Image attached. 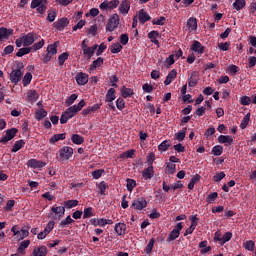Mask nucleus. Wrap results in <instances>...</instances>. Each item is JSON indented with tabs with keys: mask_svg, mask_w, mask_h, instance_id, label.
Masks as SVG:
<instances>
[{
	"mask_svg": "<svg viewBox=\"0 0 256 256\" xmlns=\"http://www.w3.org/2000/svg\"><path fill=\"white\" fill-rule=\"evenodd\" d=\"M114 231L117 235H125V231H127V225L125 223H117L114 227Z\"/></svg>",
	"mask_w": 256,
	"mask_h": 256,
	"instance_id": "dca6fc26",
	"label": "nucleus"
},
{
	"mask_svg": "<svg viewBox=\"0 0 256 256\" xmlns=\"http://www.w3.org/2000/svg\"><path fill=\"white\" fill-rule=\"evenodd\" d=\"M77 94H72L67 100H66V107H71L75 101H77Z\"/></svg>",
	"mask_w": 256,
	"mask_h": 256,
	"instance_id": "5fc2aeb1",
	"label": "nucleus"
},
{
	"mask_svg": "<svg viewBox=\"0 0 256 256\" xmlns=\"http://www.w3.org/2000/svg\"><path fill=\"white\" fill-rule=\"evenodd\" d=\"M137 186V182L134 179H127V190L128 191H133V189H135V187Z\"/></svg>",
	"mask_w": 256,
	"mask_h": 256,
	"instance_id": "8fccbe9b",
	"label": "nucleus"
},
{
	"mask_svg": "<svg viewBox=\"0 0 256 256\" xmlns=\"http://www.w3.org/2000/svg\"><path fill=\"white\" fill-rule=\"evenodd\" d=\"M103 58L98 57L96 60L93 61V63L90 65V71H94V69H97V67H101L103 65Z\"/></svg>",
	"mask_w": 256,
	"mask_h": 256,
	"instance_id": "72a5a7b5",
	"label": "nucleus"
},
{
	"mask_svg": "<svg viewBox=\"0 0 256 256\" xmlns=\"http://www.w3.org/2000/svg\"><path fill=\"white\" fill-rule=\"evenodd\" d=\"M85 105V100H81L78 105H74L69 107L65 113H67L68 117L70 119H73V117H75L77 115V113H79V111H81L83 109Z\"/></svg>",
	"mask_w": 256,
	"mask_h": 256,
	"instance_id": "f03ea898",
	"label": "nucleus"
},
{
	"mask_svg": "<svg viewBox=\"0 0 256 256\" xmlns=\"http://www.w3.org/2000/svg\"><path fill=\"white\" fill-rule=\"evenodd\" d=\"M71 141L75 145H83L85 139L83 138V136H81L79 134H73L71 137Z\"/></svg>",
	"mask_w": 256,
	"mask_h": 256,
	"instance_id": "bb28decb",
	"label": "nucleus"
},
{
	"mask_svg": "<svg viewBox=\"0 0 256 256\" xmlns=\"http://www.w3.org/2000/svg\"><path fill=\"white\" fill-rule=\"evenodd\" d=\"M233 237V233L231 232H226L223 237L221 239H219L220 241V245H225V243H227V241H231V238Z\"/></svg>",
	"mask_w": 256,
	"mask_h": 256,
	"instance_id": "a19ab883",
	"label": "nucleus"
},
{
	"mask_svg": "<svg viewBox=\"0 0 256 256\" xmlns=\"http://www.w3.org/2000/svg\"><path fill=\"white\" fill-rule=\"evenodd\" d=\"M51 211L52 213H55V215H58L59 218L65 215V207L63 206L52 207Z\"/></svg>",
	"mask_w": 256,
	"mask_h": 256,
	"instance_id": "c756f323",
	"label": "nucleus"
},
{
	"mask_svg": "<svg viewBox=\"0 0 256 256\" xmlns=\"http://www.w3.org/2000/svg\"><path fill=\"white\" fill-rule=\"evenodd\" d=\"M107 183H105V181L100 182L98 189H99V193L100 195H105V191L107 190Z\"/></svg>",
	"mask_w": 256,
	"mask_h": 256,
	"instance_id": "4d7b16f0",
	"label": "nucleus"
},
{
	"mask_svg": "<svg viewBox=\"0 0 256 256\" xmlns=\"http://www.w3.org/2000/svg\"><path fill=\"white\" fill-rule=\"evenodd\" d=\"M116 107L119 111H123V109H125V100H123V98H118L116 101Z\"/></svg>",
	"mask_w": 256,
	"mask_h": 256,
	"instance_id": "680f3d73",
	"label": "nucleus"
},
{
	"mask_svg": "<svg viewBox=\"0 0 256 256\" xmlns=\"http://www.w3.org/2000/svg\"><path fill=\"white\" fill-rule=\"evenodd\" d=\"M169 147H171V142L169 140H165L158 146V151H167Z\"/></svg>",
	"mask_w": 256,
	"mask_h": 256,
	"instance_id": "a18cd8bd",
	"label": "nucleus"
},
{
	"mask_svg": "<svg viewBox=\"0 0 256 256\" xmlns=\"http://www.w3.org/2000/svg\"><path fill=\"white\" fill-rule=\"evenodd\" d=\"M11 33H13L12 30H8L7 28H0V41H4V39H7L11 36Z\"/></svg>",
	"mask_w": 256,
	"mask_h": 256,
	"instance_id": "b1692460",
	"label": "nucleus"
},
{
	"mask_svg": "<svg viewBox=\"0 0 256 256\" xmlns=\"http://www.w3.org/2000/svg\"><path fill=\"white\" fill-rule=\"evenodd\" d=\"M173 79H177V70L173 69L166 77L164 85H171Z\"/></svg>",
	"mask_w": 256,
	"mask_h": 256,
	"instance_id": "6ab92c4d",
	"label": "nucleus"
},
{
	"mask_svg": "<svg viewBox=\"0 0 256 256\" xmlns=\"http://www.w3.org/2000/svg\"><path fill=\"white\" fill-rule=\"evenodd\" d=\"M89 82V75L83 72H80L76 75V83L78 85H87Z\"/></svg>",
	"mask_w": 256,
	"mask_h": 256,
	"instance_id": "1a4fd4ad",
	"label": "nucleus"
},
{
	"mask_svg": "<svg viewBox=\"0 0 256 256\" xmlns=\"http://www.w3.org/2000/svg\"><path fill=\"white\" fill-rule=\"evenodd\" d=\"M217 197H219V194L217 192H213L209 194L208 197L206 198V203L208 204L215 203V201L217 200Z\"/></svg>",
	"mask_w": 256,
	"mask_h": 256,
	"instance_id": "37998d69",
	"label": "nucleus"
},
{
	"mask_svg": "<svg viewBox=\"0 0 256 256\" xmlns=\"http://www.w3.org/2000/svg\"><path fill=\"white\" fill-rule=\"evenodd\" d=\"M185 135H187V128H183L182 131L175 134V137L178 141H184Z\"/></svg>",
	"mask_w": 256,
	"mask_h": 256,
	"instance_id": "09e8293b",
	"label": "nucleus"
},
{
	"mask_svg": "<svg viewBox=\"0 0 256 256\" xmlns=\"http://www.w3.org/2000/svg\"><path fill=\"white\" fill-rule=\"evenodd\" d=\"M166 171L168 175H173V173H175L176 169H175V164L173 163H168L167 167H166Z\"/></svg>",
	"mask_w": 256,
	"mask_h": 256,
	"instance_id": "e2e57ef3",
	"label": "nucleus"
},
{
	"mask_svg": "<svg viewBox=\"0 0 256 256\" xmlns=\"http://www.w3.org/2000/svg\"><path fill=\"white\" fill-rule=\"evenodd\" d=\"M245 5H247L245 0H235V2L232 4V7L236 11H241V9H244Z\"/></svg>",
	"mask_w": 256,
	"mask_h": 256,
	"instance_id": "5701e85b",
	"label": "nucleus"
},
{
	"mask_svg": "<svg viewBox=\"0 0 256 256\" xmlns=\"http://www.w3.org/2000/svg\"><path fill=\"white\" fill-rule=\"evenodd\" d=\"M131 207L137 211H141L147 207V200L145 198H138L132 202Z\"/></svg>",
	"mask_w": 256,
	"mask_h": 256,
	"instance_id": "0eeeda50",
	"label": "nucleus"
},
{
	"mask_svg": "<svg viewBox=\"0 0 256 256\" xmlns=\"http://www.w3.org/2000/svg\"><path fill=\"white\" fill-rule=\"evenodd\" d=\"M119 27V15L113 14L106 25V31H115Z\"/></svg>",
	"mask_w": 256,
	"mask_h": 256,
	"instance_id": "20e7f679",
	"label": "nucleus"
},
{
	"mask_svg": "<svg viewBox=\"0 0 256 256\" xmlns=\"http://www.w3.org/2000/svg\"><path fill=\"white\" fill-rule=\"evenodd\" d=\"M59 47V41H56L54 44H50L47 47V53L50 55H57V48Z\"/></svg>",
	"mask_w": 256,
	"mask_h": 256,
	"instance_id": "a878e982",
	"label": "nucleus"
},
{
	"mask_svg": "<svg viewBox=\"0 0 256 256\" xmlns=\"http://www.w3.org/2000/svg\"><path fill=\"white\" fill-rule=\"evenodd\" d=\"M199 83V79L197 78V72H192L188 79V86L195 87Z\"/></svg>",
	"mask_w": 256,
	"mask_h": 256,
	"instance_id": "aec40b11",
	"label": "nucleus"
},
{
	"mask_svg": "<svg viewBox=\"0 0 256 256\" xmlns=\"http://www.w3.org/2000/svg\"><path fill=\"white\" fill-rule=\"evenodd\" d=\"M152 23L154 25H165V17L161 16L158 19H154V20H152Z\"/></svg>",
	"mask_w": 256,
	"mask_h": 256,
	"instance_id": "338daca9",
	"label": "nucleus"
},
{
	"mask_svg": "<svg viewBox=\"0 0 256 256\" xmlns=\"http://www.w3.org/2000/svg\"><path fill=\"white\" fill-rule=\"evenodd\" d=\"M97 47H99V45L94 44L92 47H88V48L84 49L83 55H85V57H87V59H91V57H93V55H95V51H97Z\"/></svg>",
	"mask_w": 256,
	"mask_h": 256,
	"instance_id": "4468645a",
	"label": "nucleus"
},
{
	"mask_svg": "<svg viewBox=\"0 0 256 256\" xmlns=\"http://www.w3.org/2000/svg\"><path fill=\"white\" fill-rule=\"evenodd\" d=\"M249 11L252 15H256V1H253L251 4H250V8H249Z\"/></svg>",
	"mask_w": 256,
	"mask_h": 256,
	"instance_id": "774afa93",
	"label": "nucleus"
},
{
	"mask_svg": "<svg viewBox=\"0 0 256 256\" xmlns=\"http://www.w3.org/2000/svg\"><path fill=\"white\" fill-rule=\"evenodd\" d=\"M183 229V224L179 222L175 228L170 232L169 237L167 238V243H171V241H175L181 235V230Z\"/></svg>",
	"mask_w": 256,
	"mask_h": 256,
	"instance_id": "39448f33",
	"label": "nucleus"
},
{
	"mask_svg": "<svg viewBox=\"0 0 256 256\" xmlns=\"http://www.w3.org/2000/svg\"><path fill=\"white\" fill-rule=\"evenodd\" d=\"M39 99V93H37V90H31L28 92V101L31 103H35Z\"/></svg>",
	"mask_w": 256,
	"mask_h": 256,
	"instance_id": "c9c22d12",
	"label": "nucleus"
},
{
	"mask_svg": "<svg viewBox=\"0 0 256 256\" xmlns=\"http://www.w3.org/2000/svg\"><path fill=\"white\" fill-rule=\"evenodd\" d=\"M218 142L219 143H228V145H233V137L226 136V135H220L218 137Z\"/></svg>",
	"mask_w": 256,
	"mask_h": 256,
	"instance_id": "473e14b6",
	"label": "nucleus"
},
{
	"mask_svg": "<svg viewBox=\"0 0 256 256\" xmlns=\"http://www.w3.org/2000/svg\"><path fill=\"white\" fill-rule=\"evenodd\" d=\"M241 105H251V98L249 96H242L240 98Z\"/></svg>",
	"mask_w": 256,
	"mask_h": 256,
	"instance_id": "69168bd1",
	"label": "nucleus"
},
{
	"mask_svg": "<svg viewBox=\"0 0 256 256\" xmlns=\"http://www.w3.org/2000/svg\"><path fill=\"white\" fill-rule=\"evenodd\" d=\"M28 167H32L33 169H41L47 165V163L43 161H39L36 159H31L27 162Z\"/></svg>",
	"mask_w": 256,
	"mask_h": 256,
	"instance_id": "9b49d317",
	"label": "nucleus"
},
{
	"mask_svg": "<svg viewBox=\"0 0 256 256\" xmlns=\"http://www.w3.org/2000/svg\"><path fill=\"white\" fill-rule=\"evenodd\" d=\"M67 25H69V19L67 18H61L54 23V27L57 31H63Z\"/></svg>",
	"mask_w": 256,
	"mask_h": 256,
	"instance_id": "9d476101",
	"label": "nucleus"
},
{
	"mask_svg": "<svg viewBox=\"0 0 256 256\" xmlns=\"http://www.w3.org/2000/svg\"><path fill=\"white\" fill-rule=\"evenodd\" d=\"M37 121H41V119H45V117H47V112L45 109L41 108L40 110H38L36 112V115H35Z\"/></svg>",
	"mask_w": 256,
	"mask_h": 256,
	"instance_id": "79ce46f5",
	"label": "nucleus"
},
{
	"mask_svg": "<svg viewBox=\"0 0 256 256\" xmlns=\"http://www.w3.org/2000/svg\"><path fill=\"white\" fill-rule=\"evenodd\" d=\"M23 147H25V140H19L15 142L11 151L12 153H17V151H20Z\"/></svg>",
	"mask_w": 256,
	"mask_h": 256,
	"instance_id": "7c9ffc66",
	"label": "nucleus"
},
{
	"mask_svg": "<svg viewBox=\"0 0 256 256\" xmlns=\"http://www.w3.org/2000/svg\"><path fill=\"white\" fill-rule=\"evenodd\" d=\"M89 217H93V208L91 207L84 209L83 219H89Z\"/></svg>",
	"mask_w": 256,
	"mask_h": 256,
	"instance_id": "13d9d810",
	"label": "nucleus"
},
{
	"mask_svg": "<svg viewBox=\"0 0 256 256\" xmlns=\"http://www.w3.org/2000/svg\"><path fill=\"white\" fill-rule=\"evenodd\" d=\"M246 251H255V242L253 240H248L243 244Z\"/></svg>",
	"mask_w": 256,
	"mask_h": 256,
	"instance_id": "ea45409f",
	"label": "nucleus"
},
{
	"mask_svg": "<svg viewBox=\"0 0 256 256\" xmlns=\"http://www.w3.org/2000/svg\"><path fill=\"white\" fill-rule=\"evenodd\" d=\"M63 140H65V133L56 134L50 138L49 143L51 145H55V143H57L58 141H63Z\"/></svg>",
	"mask_w": 256,
	"mask_h": 256,
	"instance_id": "393cba45",
	"label": "nucleus"
},
{
	"mask_svg": "<svg viewBox=\"0 0 256 256\" xmlns=\"http://www.w3.org/2000/svg\"><path fill=\"white\" fill-rule=\"evenodd\" d=\"M119 6V0H105L103 3L100 4V9L107 10L109 9L112 11V9H117Z\"/></svg>",
	"mask_w": 256,
	"mask_h": 256,
	"instance_id": "423d86ee",
	"label": "nucleus"
},
{
	"mask_svg": "<svg viewBox=\"0 0 256 256\" xmlns=\"http://www.w3.org/2000/svg\"><path fill=\"white\" fill-rule=\"evenodd\" d=\"M105 101L107 103H113L115 101V88H110L107 91Z\"/></svg>",
	"mask_w": 256,
	"mask_h": 256,
	"instance_id": "4be33fe9",
	"label": "nucleus"
},
{
	"mask_svg": "<svg viewBox=\"0 0 256 256\" xmlns=\"http://www.w3.org/2000/svg\"><path fill=\"white\" fill-rule=\"evenodd\" d=\"M153 175H154L153 166H149L148 168H145L142 172V176L144 177V179H152Z\"/></svg>",
	"mask_w": 256,
	"mask_h": 256,
	"instance_id": "cd10ccee",
	"label": "nucleus"
},
{
	"mask_svg": "<svg viewBox=\"0 0 256 256\" xmlns=\"http://www.w3.org/2000/svg\"><path fill=\"white\" fill-rule=\"evenodd\" d=\"M187 27L190 31H197V19L189 18L187 21Z\"/></svg>",
	"mask_w": 256,
	"mask_h": 256,
	"instance_id": "2f4dec72",
	"label": "nucleus"
},
{
	"mask_svg": "<svg viewBox=\"0 0 256 256\" xmlns=\"http://www.w3.org/2000/svg\"><path fill=\"white\" fill-rule=\"evenodd\" d=\"M31 256H47V247L39 246L37 248H34Z\"/></svg>",
	"mask_w": 256,
	"mask_h": 256,
	"instance_id": "2eb2a0df",
	"label": "nucleus"
},
{
	"mask_svg": "<svg viewBox=\"0 0 256 256\" xmlns=\"http://www.w3.org/2000/svg\"><path fill=\"white\" fill-rule=\"evenodd\" d=\"M103 173H105V170L103 169L94 170L92 171V177L93 179H100Z\"/></svg>",
	"mask_w": 256,
	"mask_h": 256,
	"instance_id": "bf43d9fd",
	"label": "nucleus"
},
{
	"mask_svg": "<svg viewBox=\"0 0 256 256\" xmlns=\"http://www.w3.org/2000/svg\"><path fill=\"white\" fill-rule=\"evenodd\" d=\"M212 153L213 155H215L216 157H219L223 154V146L221 145H217V146H214L212 148Z\"/></svg>",
	"mask_w": 256,
	"mask_h": 256,
	"instance_id": "49530a36",
	"label": "nucleus"
},
{
	"mask_svg": "<svg viewBox=\"0 0 256 256\" xmlns=\"http://www.w3.org/2000/svg\"><path fill=\"white\" fill-rule=\"evenodd\" d=\"M31 9H36L37 13L43 15L47 11V0H32Z\"/></svg>",
	"mask_w": 256,
	"mask_h": 256,
	"instance_id": "f257e3e1",
	"label": "nucleus"
},
{
	"mask_svg": "<svg viewBox=\"0 0 256 256\" xmlns=\"http://www.w3.org/2000/svg\"><path fill=\"white\" fill-rule=\"evenodd\" d=\"M71 223H73L71 216H67L65 220L61 221L60 227H67V225H71Z\"/></svg>",
	"mask_w": 256,
	"mask_h": 256,
	"instance_id": "0e129e2a",
	"label": "nucleus"
},
{
	"mask_svg": "<svg viewBox=\"0 0 256 256\" xmlns=\"http://www.w3.org/2000/svg\"><path fill=\"white\" fill-rule=\"evenodd\" d=\"M61 159L69 160L73 157V148L65 146L59 151Z\"/></svg>",
	"mask_w": 256,
	"mask_h": 256,
	"instance_id": "6e6552de",
	"label": "nucleus"
},
{
	"mask_svg": "<svg viewBox=\"0 0 256 256\" xmlns=\"http://www.w3.org/2000/svg\"><path fill=\"white\" fill-rule=\"evenodd\" d=\"M31 79H33V75H31V73H29V72L26 73L22 80L23 86L27 87V85H29V83H31Z\"/></svg>",
	"mask_w": 256,
	"mask_h": 256,
	"instance_id": "3c124183",
	"label": "nucleus"
},
{
	"mask_svg": "<svg viewBox=\"0 0 256 256\" xmlns=\"http://www.w3.org/2000/svg\"><path fill=\"white\" fill-rule=\"evenodd\" d=\"M53 227H55V222L54 221L48 222L47 226L44 228L45 235H49V233L53 231Z\"/></svg>",
	"mask_w": 256,
	"mask_h": 256,
	"instance_id": "6e6d98bb",
	"label": "nucleus"
},
{
	"mask_svg": "<svg viewBox=\"0 0 256 256\" xmlns=\"http://www.w3.org/2000/svg\"><path fill=\"white\" fill-rule=\"evenodd\" d=\"M251 120V113H247L244 117H243V119H242V121H241V124H240V127L242 128V129H247V125H249V121Z\"/></svg>",
	"mask_w": 256,
	"mask_h": 256,
	"instance_id": "e433bc0d",
	"label": "nucleus"
},
{
	"mask_svg": "<svg viewBox=\"0 0 256 256\" xmlns=\"http://www.w3.org/2000/svg\"><path fill=\"white\" fill-rule=\"evenodd\" d=\"M18 131L19 130H17V128L8 129L6 131V135L11 140V139H13L17 135Z\"/></svg>",
	"mask_w": 256,
	"mask_h": 256,
	"instance_id": "603ef678",
	"label": "nucleus"
},
{
	"mask_svg": "<svg viewBox=\"0 0 256 256\" xmlns=\"http://www.w3.org/2000/svg\"><path fill=\"white\" fill-rule=\"evenodd\" d=\"M21 67H23V63H18V69L13 70L10 73V81L12 83H15V85H17V83L21 81V78L23 77V72L21 71Z\"/></svg>",
	"mask_w": 256,
	"mask_h": 256,
	"instance_id": "7ed1b4c3",
	"label": "nucleus"
},
{
	"mask_svg": "<svg viewBox=\"0 0 256 256\" xmlns=\"http://www.w3.org/2000/svg\"><path fill=\"white\" fill-rule=\"evenodd\" d=\"M22 40L24 41V47H29L35 43V36L33 33H28L27 35L22 36Z\"/></svg>",
	"mask_w": 256,
	"mask_h": 256,
	"instance_id": "f8f14e48",
	"label": "nucleus"
},
{
	"mask_svg": "<svg viewBox=\"0 0 256 256\" xmlns=\"http://www.w3.org/2000/svg\"><path fill=\"white\" fill-rule=\"evenodd\" d=\"M199 181H201V175L196 174L195 176L192 177V179L190 180L189 184H188V189H190V191H193V189H195V184L199 183Z\"/></svg>",
	"mask_w": 256,
	"mask_h": 256,
	"instance_id": "412c9836",
	"label": "nucleus"
},
{
	"mask_svg": "<svg viewBox=\"0 0 256 256\" xmlns=\"http://www.w3.org/2000/svg\"><path fill=\"white\" fill-rule=\"evenodd\" d=\"M155 246V239H150L148 245L146 246L145 252L149 255L153 251V247Z\"/></svg>",
	"mask_w": 256,
	"mask_h": 256,
	"instance_id": "052dcab7",
	"label": "nucleus"
},
{
	"mask_svg": "<svg viewBox=\"0 0 256 256\" xmlns=\"http://www.w3.org/2000/svg\"><path fill=\"white\" fill-rule=\"evenodd\" d=\"M45 45V40H40L38 43H35L32 47H30L31 51H39V49L43 48Z\"/></svg>",
	"mask_w": 256,
	"mask_h": 256,
	"instance_id": "864d4df0",
	"label": "nucleus"
},
{
	"mask_svg": "<svg viewBox=\"0 0 256 256\" xmlns=\"http://www.w3.org/2000/svg\"><path fill=\"white\" fill-rule=\"evenodd\" d=\"M31 47L28 48H20L16 53V57H23V55H29L31 53Z\"/></svg>",
	"mask_w": 256,
	"mask_h": 256,
	"instance_id": "c03bdc74",
	"label": "nucleus"
},
{
	"mask_svg": "<svg viewBox=\"0 0 256 256\" xmlns=\"http://www.w3.org/2000/svg\"><path fill=\"white\" fill-rule=\"evenodd\" d=\"M29 245H31V241L30 240H24L20 243V246L17 249V253H19L20 255H25V249H27V247H29Z\"/></svg>",
	"mask_w": 256,
	"mask_h": 256,
	"instance_id": "a211bd4d",
	"label": "nucleus"
},
{
	"mask_svg": "<svg viewBox=\"0 0 256 256\" xmlns=\"http://www.w3.org/2000/svg\"><path fill=\"white\" fill-rule=\"evenodd\" d=\"M67 59H69V54L67 52L60 54L58 57L59 65H65V61H67Z\"/></svg>",
	"mask_w": 256,
	"mask_h": 256,
	"instance_id": "de8ad7c7",
	"label": "nucleus"
},
{
	"mask_svg": "<svg viewBox=\"0 0 256 256\" xmlns=\"http://www.w3.org/2000/svg\"><path fill=\"white\" fill-rule=\"evenodd\" d=\"M79 205V201L77 200H67L64 202V207L66 209H73V207H77Z\"/></svg>",
	"mask_w": 256,
	"mask_h": 256,
	"instance_id": "58836bf2",
	"label": "nucleus"
},
{
	"mask_svg": "<svg viewBox=\"0 0 256 256\" xmlns=\"http://www.w3.org/2000/svg\"><path fill=\"white\" fill-rule=\"evenodd\" d=\"M120 91H121L122 97H124V99H127V97H131V95H133V89L127 88L125 86H123Z\"/></svg>",
	"mask_w": 256,
	"mask_h": 256,
	"instance_id": "4c0bfd02",
	"label": "nucleus"
},
{
	"mask_svg": "<svg viewBox=\"0 0 256 256\" xmlns=\"http://www.w3.org/2000/svg\"><path fill=\"white\" fill-rule=\"evenodd\" d=\"M121 49H123V45L121 43L117 42L110 46V51L113 54L121 53Z\"/></svg>",
	"mask_w": 256,
	"mask_h": 256,
	"instance_id": "f704fd0d",
	"label": "nucleus"
},
{
	"mask_svg": "<svg viewBox=\"0 0 256 256\" xmlns=\"http://www.w3.org/2000/svg\"><path fill=\"white\" fill-rule=\"evenodd\" d=\"M138 19L142 25H145L147 21H151V16H149L145 10L141 9L138 13Z\"/></svg>",
	"mask_w": 256,
	"mask_h": 256,
	"instance_id": "ddd939ff",
	"label": "nucleus"
},
{
	"mask_svg": "<svg viewBox=\"0 0 256 256\" xmlns=\"http://www.w3.org/2000/svg\"><path fill=\"white\" fill-rule=\"evenodd\" d=\"M131 8V3L129 0H123L119 6L120 13H129V9Z\"/></svg>",
	"mask_w": 256,
	"mask_h": 256,
	"instance_id": "f3484780",
	"label": "nucleus"
},
{
	"mask_svg": "<svg viewBox=\"0 0 256 256\" xmlns=\"http://www.w3.org/2000/svg\"><path fill=\"white\" fill-rule=\"evenodd\" d=\"M192 51H195V53H203V51H205V47H203V45L200 44L199 41H194L192 47H191Z\"/></svg>",
	"mask_w": 256,
	"mask_h": 256,
	"instance_id": "c85d7f7f",
	"label": "nucleus"
}]
</instances>
